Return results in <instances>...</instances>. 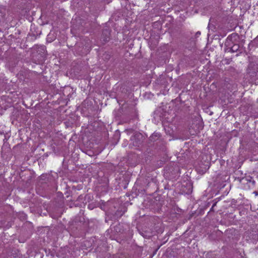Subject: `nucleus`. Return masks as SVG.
<instances>
[{"instance_id":"obj_1","label":"nucleus","mask_w":258,"mask_h":258,"mask_svg":"<svg viewBox=\"0 0 258 258\" xmlns=\"http://www.w3.org/2000/svg\"><path fill=\"white\" fill-rule=\"evenodd\" d=\"M133 145L135 147L141 146L144 140V137L140 133H136L131 138Z\"/></svg>"},{"instance_id":"obj_18","label":"nucleus","mask_w":258,"mask_h":258,"mask_svg":"<svg viewBox=\"0 0 258 258\" xmlns=\"http://www.w3.org/2000/svg\"><path fill=\"white\" fill-rule=\"evenodd\" d=\"M215 205H216V204H214V205H213V206H212V208H213V207H214V206H215Z\"/></svg>"},{"instance_id":"obj_17","label":"nucleus","mask_w":258,"mask_h":258,"mask_svg":"<svg viewBox=\"0 0 258 258\" xmlns=\"http://www.w3.org/2000/svg\"><path fill=\"white\" fill-rule=\"evenodd\" d=\"M191 192V190H189V191H188L187 192V193H188V194H189V193H190V192Z\"/></svg>"},{"instance_id":"obj_4","label":"nucleus","mask_w":258,"mask_h":258,"mask_svg":"<svg viewBox=\"0 0 258 258\" xmlns=\"http://www.w3.org/2000/svg\"><path fill=\"white\" fill-rule=\"evenodd\" d=\"M238 180L239 181V182H242V180H244L246 181L247 183H249V186H254L255 184V181L253 179L252 177L249 176H247L244 178H238Z\"/></svg>"},{"instance_id":"obj_8","label":"nucleus","mask_w":258,"mask_h":258,"mask_svg":"<svg viewBox=\"0 0 258 258\" xmlns=\"http://www.w3.org/2000/svg\"><path fill=\"white\" fill-rule=\"evenodd\" d=\"M160 137L159 133L155 132L150 137V140L151 142H155L159 139Z\"/></svg>"},{"instance_id":"obj_14","label":"nucleus","mask_w":258,"mask_h":258,"mask_svg":"<svg viewBox=\"0 0 258 258\" xmlns=\"http://www.w3.org/2000/svg\"><path fill=\"white\" fill-rule=\"evenodd\" d=\"M201 35V32L200 31H198L196 33V37H199V35Z\"/></svg>"},{"instance_id":"obj_12","label":"nucleus","mask_w":258,"mask_h":258,"mask_svg":"<svg viewBox=\"0 0 258 258\" xmlns=\"http://www.w3.org/2000/svg\"><path fill=\"white\" fill-rule=\"evenodd\" d=\"M7 24L3 22L2 23H0V32H4L6 30L7 28H8L7 26L5 27V25H6Z\"/></svg>"},{"instance_id":"obj_10","label":"nucleus","mask_w":258,"mask_h":258,"mask_svg":"<svg viewBox=\"0 0 258 258\" xmlns=\"http://www.w3.org/2000/svg\"><path fill=\"white\" fill-rule=\"evenodd\" d=\"M140 234L145 238H149L151 236V233L149 231H142L140 232Z\"/></svg>"},{"instance_id":"obj_15","label":"nucleus","mask_w":258,"mask_h":258,"mask_svg":"<svg viewBox=\"0 0 258 258\" xmlns=\"http://www.w3.org/2000/svg\"><path fill=\"white\" fill-rule=\"evenodd\" d=\"M88 208H89L90 209H93V207L92 206V205H88Z\"/></svg>"},{"instance_id":"obj_16","label":"nucleus","mask_w":258,"mask_h":258,"mask_svg":"<svg viewBox=\"0 0 258 258\" xmlns=\"http://www.w3.org/2000/svg\"><path fill=\"white\" fill-rule=\"evenodd\" d=\"M253 193L255 196H258V191H254Z\"/></svg>"},{"instance_id":"obj_9","label":"nucleus","mask_w":258,"mask_h":258,"mask_svg":"<svg viewBox=\"0 0 258 258\" xmlns=\"http://www.w3.org/2000/svg\"><path fill=\"white\" fill-rule=\"evenodd\" d=\"M239 49V45L237 44H232L231 45V48L229 49L231 50V52H237Z\"/></svg>"},{"instance_id":"obj_3","label":"nucleus","mask_w":258,"mask_h":258,"mask_svg":"<svg viewBox=\"0 0 258 258\" xmlns=\"http://www.w3.org/2000/svg\"><path fill=\"white\" fill-rule=\"evenodd\" d=\"M236 35H237V34H236L235 33H233L231 35L228 36V37L227 38V39L225 41V52H231V50H230L229 49H230V48H231V45L233 44L232 39L233 36H236Z\"/></svg>"},{"instance_id":"obj_5","label":"nucleus","mask_w":258,"mask_h":258,"mask_svg":"<svg viewBox=\"0 0 258 258\" xmlns=\"http://www.w3.org/2000/svg\"><path fill=\"white\" fill-rule=\"evenodd\" d=\"M102 39L104 42H108L110 39V32L107 29H105L102 32Z\"/></svg>"},{"instance_id":"obj_11","label":"nucleus","mask_w":258,"mask_h":258,"mask_svg":"<svg viewBox=\"0 0 258 258\" xmlns=\"http://www.w3.org/2000/svg\"><path fill=\"white\" fill-rule=\"evenodd\" d=\"M83 243V244L82 243V249H87L88 247H90L92 245V244L87 240L84 241Z\"/></svg>"},{"instance_id":"obj_6","label":"nucleus","mask_w":258,"mask_h":258,"mask_svg":"<svg viewBox=\"0 0 258 258\" xmlns=\"http://www.w3.org/2000/svg\"><path fill=\"white\" fill-rule=\"evenodd\" d=\"M126 209L124 208H119L114 213V216L115 219L120 218L125 212Z\"/></svg>"},{"instance_id":"obj_2","label":"nucleus","mask_w":258,"mask_h":258,"mask_svg":"<svg viewBox=\"0 0 258 258\" xmlns=\"http://www.w3.org/2000/svg\"><path fill=\"white\" fill-rule=\"evenodd\" d=\"M258 72V64L255 62H251L248 67V74L251 78L256 77Z\"/></svg>"},{"instance_id":"obj_7","label":"nucleus","mask_w":258,"mask_h":258,"mask_svg":"<svg viewBox=\"0 0 258 258\" xmlns=\"http://www.w3.org/2000/svg\"><path fill=\"white\" fill-rule=\"evenodd\" d=\"M35 48L37 49V52L41 54L42 56L45 55L46 48L44 45H35Z\"/></svg>"},{"instance_id":"obj_13","label":"nucleus","mask_w":258,"mask_h":258,"mask_svg":"<svg viewBox=\"0 0 258 258\" xmlns=\"http://www.w3.org/2000/svg\"><path fill=\"white\" fill-rule=\"evenodd\" d=\"M232 58H225L224 59L225 63L227 64H228L232 61Z\"/></svg>"}]
</instances>
